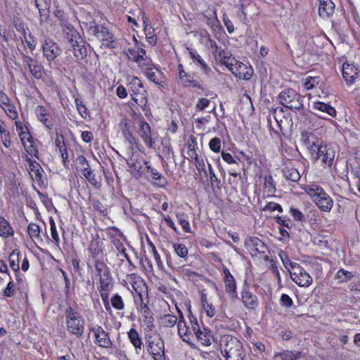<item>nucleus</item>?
I'll return each instance as SVG.
<instances>
[{
    "label": "nucleus",
    "mask_w": 360,
    "mask_h": 360,
    "mask_svg": "<svg viewBox=\"0 0 360 360\" xmlns=\"http://www.w3.org/2000/svg\"><path fill=\"white\" fill-rule=\"evenodd\" d=\"M43 169H37V170H33L30 172L33 180L37 181V183L40 185L43 183L42 176H43Z\"/></svg>",
    "instance_id": "obj_60"
},
{
    "label": "nucleus",
    "mask_w": 360,
    "mask_h": 360,
    "mask_svg": "<svg viewBox=\"0 0 360 360\" xmlns=\"http://www.w3.org/2000/svg\"><path fill=\"white\" fill-rule=\"evenodd\" d=\"M220 348L226 360H243L245 356L240 342L230 335H224L221 338Z\"/></svg>",
    "instance_id": "obj_2"
},
{
    "label": "nucleus",
    "mask_w": 360,
    "mask_h": 360,
    "mask_svg": "<svg viewBox=\"0 0 360 360\" xmlns=\"http://www.w3.org/2000/svg\"><path fill=\"white\" fill-rule=\"evenodd\" d=\"M302 189L321 211L329 212L331 210L333 206V200L321 186L311 184L304 186Z\"/></svg>",
    "instance_id": "obj_1"
},
{
    "label": "nucleus",
    "mask_w": 360,
    "mask_h": 360,
    "mask_svg": "<svg viewBox=\"0 0 360 360\" xmlns=\"http://www.w3.org/2000/svg\"><path fill=\"white\" fill-rule=\"evenodd\" d=\"M172 269L174 272L177 273L179 275H180L182 277H193L195 273L191 270L190 269L187 268L186 266H174L172 267Z\"/></svg>",
    "instance_id": "obj_48"
},
{
    "label": "nucleus",
    "mask_w": 360,
    "mask_h": 360,
    "mask_svg": "<svg viewBox=\"0 0 360 360\" xmlns=\"http://www.w3.org/2000/svg\"><path fill=\"white\" fill-rule=\"evenodd\" d=\"M224 282L226 293H228L231 298L238 299L236 282L233 276L224 278Z\"/></svg>",
    "instance_id": "obj_30"
},
{
    "label": "nucleus",
    "mask_w": 360,
    "mask_h": 360,
    "mask_svg": "<svg viewBox=\"0 0 360 360\" xmlns=\"http://www.w3.org/2000/svg\"><path fill=\"white\" fill-rule=\"evenodd\" d=\"M89 31L101 41L102 46L108 48L114 47V34L107 27L99 25H91Z\"/></svg>",
    "instance_id": "obj_7"
},
{
    "label": "nucleus",
    "mask_w": 360,
    "mask_h": 360,
    "mask_svg": "<svg viewBox=\"0 0 360 360\" xmlns=\"http://www.w3.org/2000/svg\"><path fill=\"white\" fill-rule=\"evenodd\" d=\"M314 108L318 110L319 111L327 113L328 115L335 117L336 116V110L332 107L328 103H325L323 102L317 101L314 102L313 103Z\"/></svg>",
    "instance_id": "obj_37"
},
{
    "label": "nucleus",
    "mask_w": 360,
    "mask_h": 360,
    "mask_svg": "<svg viewBox=\"0 0 360 360\" xmlns=\"http://www.w3.org/2000/svg\"><path fill=\"white\" fill-rule=\"evenodd\" d=\"M35 115L37 120L41 122L44 127L51 130L53 127V115L49 109L43 105H38L35 108Z\"/></svg>",
    "instance_id": "obj_17"
},
{
    "label": "nucleus",
    "mask_w": 360,
    "mask_h": 360,
    "mask_svg": "<svg viewBox=\"0 0 360 360\" xmlns=\"http://www.w3.org/2000/svg\"><path fill=\"white\" fill-rule=\"evenodd\" d=\"M111 241L117 250L119 251L129 262H131L130 259L126 252V248H124L122 241L120 238H112Z\"/></svg>",
    "instance_id": "obj_50"
},
{
    "label": "nucleus",
    "mask_w": 360,
    "mask_h": 360,
    "mask_svg": "<svg viewBox=\"0 0 360 360\" xmlns=\"http://www.w3.org/2000/svg\"><path fill=\"white\" fill-rule=\"evenodd\" d=\"M128 88L132 92V99L139 105L146 104V91L144 89L141 81L137 77H132L128 84Z\"/></svg>",
    "instance_id": "obj_6"
},
{
    "label": "nucleus",
    "mask_w": 360,
    "mask_h": 360,
    "mask_svg": "<svg viewBox=\"0 0 360 360\" xmlns=\"http://www.w3.org/2000/svg\"><path fill=\"white\" fill-rule=\"evenodd\" d=\"M284 175L287 179L293 182L298 181L301 177L298 170L294 167L286 168L284 170Z\"/></svg>",
    "instance_id": "obj_46"
},
{
    "label": "nucleus",
    "mask_w": 360,
    "mask_h": 360,
    "mask_svg": "<svg viewBox=\"0 0 360 360\" xmlns=\"http://www.w3.org/2000/svg\"><path fill=\"white\" fill-rule=\"evenodd\" d=\"M264 191L269 195H274L276 192V186L273 177L271 176H266L264 181Z\"/></svg>",
    "instance_id": "obj_43"
},
{
    "label": "nucleus",
    "mask_w": 360,
    "mask_h": 360,
    "mask_svg": "<svg viewBox=\"0 0 360 360\" xmlns=\"http://www.w3.org/2000/svg\"><path fill=\"white\" fill-rule=\"evenodd\" d=\"M335 9V4L331 0H320L319 13L321 17L325 18L333 15Z\"/></svg>",
    "instance_id": "obj_26"
},
{
    "label": "nucleus",
    "mask_w": 360,
    "mask_h": 360,
    "mask_svg": "<svg viewBox=\"0 0 360 360\" xmlns=\"http://www.w3.org/2000/svg\"><path fill=\"white\" fill-rule=\"evenodd\" d=\"M44 57L49 63L53 62L62 54L60 46L51 39H46L41 46Z\"/></svg>",
    "instance_id": "obj_12"
},
{
    "label": "nucleus",
    "mask_w": 360,
    "mask_h": 360,
    "mask_svg": "<svg viewBox=\"0 0 360 360\" xmlns=\"http://www.w3.org/2000/svg\"><path fill=\"white\" fill-rule=\"evenodd\" d=\"M302 143L309 150L311 155L320 146L319 139L314 134L309 131H303L301 135Z\"/></svg>",
    "instance_id": "obj_20"
},
{
    "label": "nucleus",
    "mask_w": 360,
    "mask_h": 360,
    "mask_svg": "<svg viewBox=\"0 0 360 360\" xmlns=\"http://www.w3.org/2000/svg\"><path fill=\"white\" fill-rule=\"evenodd\" d=\"M354 276V272L349 271L344 269H340L335 276V279L338 281V283H344L348 282Z\"/></svg>",
    "instance_id": "obj_35"
},
{
    "label": "nucleus",
    "mask_w": 360,
    "mask_h": 360,
    "mask_svg": "<svg viewBox=\"0 0 360 360\" xmlns=\"http://www.w3.org/2000/svg\"><path fill=\"white\" fill-rule=\"evenodd\" d=\"M88 251L94 262L103 260L105 256L103 241L99 238L98 236L93 238L88 248Z\"/></svg>",
    "instance_id": "obj_13"
},
{
    "label": "nucleus",
    "mask_w": 360,
    "mask_h": 360,
    "mask_svg": "<svg viewBox=\"0 0 360 360\" xmlns=\"http://www.w3.org/2000/svg\"><path fill=\"white\" fill-rule=\"evenodd\" d=\"M84 177L87 179L89 184L96 189L101 187V177L97 178L93 172H88L84 174Z\"/></svg>",
    "instance_id": "obj_49"
},
{
    "label": "nucleus",
    "mask_w": 360,
    "mask_h": 360,
    "mask_svg": "<svg viewBox=\"0 0 360 360\" xmlns=\"http://www.w3.org/2000/svg\"><path fill=\"white\" fill-rule=\"evenodd\" d=\"M14 229L9 221L0 216V237L7 238L14 235Z\"/></svg>",
    "instance_id": "obj_28"
},
{
    "label": "nucleus",
    "mask_w": 360,
    "mask_h": 360,
    "mask_svg": "<svg viewBox=\"0 0 360 360\" xmlns=\"http://www.w3.org/2000/svg\"><path fill=\"white\" fill-rule=\"evenodd\" d=\"M22 62L28 67L30 73L36 78H40L42 75L41 66L37 60L22 53Z\"/></svg>",
    "instance_id": "obj_23"
},
{
    "label": "nucleus",
    "mask_w": 360,
    "mask_h": 360,
    "mask_svg": "<svg viewBox=\"0 0 360 360\" xmlns=\"http://www.w3.org/2000/svg\"><path fill=\"white\" fill-rule=\"evenodd\" d=\"M49 224H50L51 234L53 240L57 245H58L59 243H60V238H59L58 233L57 232L56 224L55 221L52 217H49Z\"/></svg>",
    "instance_id": "obj_55"
},
{
    "label": "nucleus",
    "mask_w": 360,
    "mask_h": 360,
    "mask_svg": "<svg viewBox=\"0 0 360 360\" xmlns=\"http://www.w3.org/2000/svg\"><path fill=\"white\" fill-rule=\"evenodd\" d=\"M179 77L181 84L184 86H190L192 85L193 81L190 79V75H188L185 71H181V72H179Z\"/></svg>",
    "instance_id": "obj_62"
},
{
    "label": "nucleus",
    "mask_w": 360,
    "mask_h": 360,
    "mask_svg": "<svg viewBox=\"0 0 360 360\" xmlns=\"http://www.w3.org/2000/svg\"><path fill=\"white\" fill-rule=\"evenodd\" d=\"M278 256L282 261L283 266L289 272L293 271L294 265H299V264L290 261L288 256L284 251H280Z\"/></svg>",
    "instance_id": "obj_44"
},
{
    "label": "nucleus",
    "mask_w": 360,
    "mask_h": 360,
    "mask_svg": "<svg viewBox=\"0 0 360 360\" xmlns=\"http://www.w3.org/2000/svg\"><path fill=\"white\" fill-rule=\"evenodd\" d=\"M7 115L12 120H17L18 114L16 110L15 106L12 102L2 107Z\"/></svg>",
    "instance_id": "obj_54"
},
{
    "label": "nucleus",
    "mask_w": 360,
    "mask_h": 360,
    "mask_svg": "<svg viewBox=\"0 0 360 360\" xmlns=\"http://www.w3.org/2000/svg\"><path fill=\"white\" fill-rule=\"evenodd\" d=\"M23 256L18 250H13L9 255L8 261L10 266L15 272H18L20 270V262Z\"/></svg>",
    "instance_id": "obj_29"
},
{
    "label": "nucleus",
    "mask_w": 360,
    "mask_h": 360,
    "mask_svg": "<svg viewBox=\"0 0 360 360\" xmlns=\"http://www.w3.org/2000/svg\"><path fill=\"white\" fill-rule=\"evenodd\" d=\"M141 313L145 316L146 320L145 322L149 326L150 324L153 323V319L150 315V310L147 305H144L141 307Z\"/></svg>",
    "instance_id": "obj_64"
},
{
    "label": "nucleus",
    "mask_w": 360,
    "mask_h": 360,
    "mask_svg": "<svg viewBox=\"0 0 360 360\" xmlns=\"http://www.w3.org/2000/svg\"><path fill=\"white\" fill-rule=\"evenodd\" d=\"M122 133L125 139L131 144L136 145L138 141L132 133V127L129 120L124 118L120 122Z\"/></svg>",
    "instance_id": "obj_24"
},
{
    "label": "nucleus",
    "mask_w": 360,
    "mask_h": 360,
    "mask_svg": "<svg viewBox=\"0 0 360 360\" xmlns=\"http://www.w3.org/2000/svg\"><path fill=\"white\" fill-rule=\"evenodd\" d=\"M173 248L174 252L181 258L186 259L188 255V248L184 244L174 243Z\"/></svg>",
    "instance_id": "obj_52"
},
{
    "label": "nucleus",
    "mask_w": 360,
    "mask_h": 360,
    "mask_svg": "<svg viewBox=\"0 0 360 360\" xmlns=\"http://www.w3.org/2000/svg\"><path fill=\"white\" fill-rule=\"evenodd\" d=\"M96 269V276L97 278L105 277L110 274L109 268L105 264L104 261H97L94 262Z\"/></svg>",
    "instance_id": "obj_38"
},
{
    "label": "nucleus",
    "mask_w": 360,
    "mask_h": 360,
    "mask_svg": "<svg viewBox=\"0 0 360 360\" xmlns=\"http://www.w3.org/2000/svg\"><path fill=\"white\" fill-rule=\"evenodd\" d=\"M146 172L152 177V182L154 185L160 188H165L167 185V180L156 169L151 167L148 162H146Z\"/></svg>",
    "instance_id": "obj_22"
},
{
    "label": "nucleus",
    "mask_w": 360,
    "mask_h": 360,
    "mask_svg": "<svg viewBox=\"0 0 360 360\" xmlns=\"http://www.w3.org/2000/svg\"><path fill=\"white\" fill-rule=\"evenodd\" d=\"M139 127L137 130L139 136L141 138L143 141L150 148H155V134L152 132L150 126L147 123L143 117L139 118Z\"/></svg>",
    "instance_id": "obj_11"
},
{
    "label": "nucleus",
    "mask_w": 360,
    "mask_h": 360,
    "mask_svg": "<svg viewBox=\"0 0 360 360\" xmlns=\"http://www.w3.org/2000/svg\"><path fill=\"white\" fill-rule=\"evenodd\" d=\"M99 286L98 287V290H101L102 291L105 290H110L113 287L112 278L110 275L106 276L105 277L99 278Z\"/></svg>",
    "instance_id": "obj_41"
},
{
    "label": "nucleus",
    "mask_w": 360,
    "mask_h": 360,
    "mask_svg": "<svg viewBox=\"0 0 360 360\" xmlns=\"http://www.w3.org/2000/svg\"><path fill=\"white\" fill-rule=\"evenodd\" d=\"M161 323L164 327L171 328L177 325L178 319L175 315L167 314L160 318Z\"/></svg>",
    "instance_id": "obj_40"
},
{
    "label": "nucleus",
    "mask_w": 360,
    "mask_h": 360,
    "mask_svg": "<svg viewBox=\"0 0 360 360\" xmlns=\"http://www.w3.org/2000/svg\"><path fill=\"white\" fill-rule=\"evenodd\" d=\"M176 217L184 231L186 233H191V229L188 221V216L184 212H178L176 214Z\"/></svg>",
    "instance_id": "obj_39"
},
{
    "label": "nucleus",
    "mask_w": 360,
    "mask_h": 360,
    "mask_svg": "<svg viewBox=\"0 0 360 360\" xmlns=\"http://www.w3.org/2000/svg\"><path fill=\"white\" fill-rule=\"evenodd\" d=\"M73 53L77 60H82L86 56V49L77 41L72 42Z\"/></svg>",
    "instance_id": "obj_42"
},
{
    "label": "nucleus",
    "mask_w": 360,
    "mask_h": 360,
    "mask_svg": "<svg viewBox=\"0 0 360 360\" xmlns=\"http://www.w3.org/2000/svg\"><path fill=\"white\" fill-rule=\"evenodd\" d=\"M321 79L319 77H307L304 82V86L307 90H310L319 84Z\"/></svg>",
    "instance_id": "obj_51"
},
{
    "label": "nucleus",
    "mask_w": 360,
    "mask_h": 360,
    "mask_svg": "<svg viewBox=\"0 0 360 360\" xmlns=\"http://www.w3.org/2000/svg\"><path fill=\"white\" fill-rule=\"evenodd\" d=\"M148 245V252L153 255L154 259L156 262L157 265L158 267L161 268L163 264L161 260V257L155 246L153 243L149 239L147 238Z\"/></svg>",
    "instance_id": "obj_45"
},
{
    "label": "nucleus",
    "mask_w": 360,
    "mask_h": 360,
    "mask_svg": "<svg viewBox=\"0 0 360 360\" xmlns=\"http://www.w3.org/2000/svg\"><path fill=\"white\" fill-rule=\"evenodd\" d=\"M303 98L293 89H285L278 95L279 103L290 110L303 108Z\"/></svg>",
    "instance_id": "obj_4"
},
{
    "label": "nucleus",
    "mask_w": 360,
    "mask_h": 360,
    "mask_svg": "<svg viewBox=\"0 0 360 360\" xmlns=\"http://www.w3.org/2000/svg\"><path fill=\"white\" fill-rule=\"evenodd\" d=\"M148 351L153 360H165V345L163 341H152L149 343Z\"/></svg>",
    "instance_id": "obj_21"
},
{
    "label": "nucleus",
    "mask_w": 360,
    "mask_h": 360,
    "mask_svg": "<svg viewBox=\"0 0 360 360\" xmlns=\"http://www.w3.org/2000/svg\"><path fill=\"white\" fill-rule=\"evenodd\" d=\"M24 148L27 153L26 155L31 158H36L37 159H39V151L37 146L34 143V141L24 145Z\"/></svg>",
    "instance_id": "obj_47"
},
{
    "label": "nucleus",
    "mask_w": 360,
    "mask_h": 360,
    "mask_svg": "<svg viewBox=\"0 0 360 360\" xmlns=\"http://www.w3.org/2000/svg\"><path fill=\"white\" fill-rule=\"evenodd\" d=\"M245 245L254 256L257 255H264L268 251V248L264 243L257 237L248 238L245 242Z\"/></svg>",
    "instance_id": "obj_16"
},
{
    "label": "nucleus",
    "mask_w": 360,
    "mask_h": 360,
    "mask_svg": "<svg viewBox=\"0 0 360 360\" xmlns=\"http://www.w3.org/2000/svg\"><path fill=\"white\" fill-rule=\"evenodd\" d=\"M27 233L31 238H39L40 228L37 224L30 223L27 226Z\"/></svg>",
    "instance_id": "obj_56"
},
{
    "label": "nucleus",
    "mask_w": 360,
    "mask_h": 360,
    "mask_svg": "<svg viewBox=\"0 0 360 360\" xmlns=\"http://www.w3.org/2000/svg\"><path fill=\"white\" fill-rule=\"evenodd\" d=\"M300 356V352L287 350L276 354L274 360H297Z\"/></svg>",
    "instance_id": "obj_34"
},
{
    "label": "nucleus",
    "mask_w": 360,
    "mask_h": 360,
    "mask_svg": "<svg viewBox=\"0 0 360 360\" xmlns=\"http://www.w3.org/2000/svg\"><path fill=\"white\" fill-rule=\"evenodd\" d=\"M138 66L142 70L143 72L146 71L150 67L153 66V63L152 60L146 56L143 57V60H140L139 62H136Z\"/></svg>",
    "instance_id": "obj_58"
},
{
    "label": "nucleus",
    "mask_w": 360,
    "mask_h": 360,
    "mask_svg": "<svg viewBox=\"0 0 360 360\" xmlns=\"http://www.w3.org/2000/svg\"><path fill=\"white\" fill-rule=\"evenodd\" d=\"M292 280L300 287H309L313 281L312 277L304 269L299 265H294L293 271H290Z\"/></svg>",
    "instance_id": "obj_10"
},
{
    "label": "nucleus",
    "mask_w": 360,
    "mask_h": 360,
    "mask_svg": "<svg viewBox=\"0 0 360 360\" xmlns=\"http://www.w3.org/2000/svg\"><path fill=\"white\" fill-rule=\"evenodd\" d=\"M32 1L34 3L35 6L38 8L41 20H44V19H46L48 16V13H49L46 7L45 6L44 8H43L42 5L40 3V0H32Z\"/></svg>",
    "instance_id": "obj_61"
},
{
    "label": "nucleus",
    "mask_w": 360,
    "mask_h": 360,
    "mask_svg": "<svg viewBox=\"0 0 360 360\" xmlns=\"http://www.w3.org/2000/svg\"><path fill=\"white\" fill-rule=\"evenodd\" d=\"M110 302L114 309L122 310L124 309V302L122 297L118 294H115L110 300Z\"/></svg>",
    "instance_id": "obj_53"
},
{
    "label": "nucleus",
    "mask_w": 360,
    "mask_h": 360,
    "mask_svg": "<svg viewBox=\"0 0 360 360\" xmlns=\"http://www.w3.org/2000/svg\"><path fill=\"white\" fill-rule=\"evenodd\" d=\"M213 55L216 59L219 60L220 63L225 65L227 68L229 66V63H231V59H234V58L231 57L229 51L221 47Z\"/></svg>",
    "instance_id": "obj_32"
},
{
    "label": "nucleus",
    "mask_w": 360,
    "mask_h": 360,
    "mask_svg": "<svg viewBox=\"0 0 360 360\" xmlns=\"http://www.w3.org/2000/svg\"><path fill=\"white\" fill-rule=\"evenodd\" d=\"M342 73L346 83L351 85L359 75V69L354 63H345L342 65Z\"/></svg>",
    "instance_id": "obj_19"
},
{
    "label": "nucleus",
    "mask_w": 360,
    "mask_h": 360,
    "mask_svg": "<svg viewBox=\"0 0 360 360\" xmlns=\"http://www.w3.org/2000/svg\"><path fill=\"white\" fill-rule=\"evenodd\" d=\"M65 324L68 333L81 337L84 330V319L77 307L68 306L65 311Z\"/></svg>",
    "instance_id": "obj_3"
},
{
    "label": "nucleus",
    "mask_w": 360,
    "mask_h": 360,
    "mask_svg": "<svg viewBox=\"0 0 360 360\" xmlns=\"http://www.w3.org/2000/svg\"><path fill=\"white\" fill-rule=\"evenodd\" d=\"M201 302L202 309L206 315L210 318L214 317L216 315L217 309L212 303H210L207 301V295L205 294H202L201 295Z\"/></svg>",
    "instance_id": "obj_36"
},
{
    "label": "nucleus",
    "mask_w": 360,
    "mask_h": 360,
    "mask_svg": "<svg viewBox=\"0 0 360 360\" xmlns=\"http://www.w3.org/2000/svg\"><path fill=\"white\" fill-rule=\"evenodd\" d=\"M210 148L214 153H219L221 150V140L218 137H214L210 141Z\"/></svg>",
    "instance_id": "obj_59"
},
{
    "label": "nucleus",
    "mask_w": 360,
    "mask_h": 360,
    "mask_svg": "<svg viewBox=\"0 0 360 360\" xmlns=\"http://www.w3.org/2000/svg\"><path fill=\"white\" fill-rule=\"evenodd\" d=\"M178 311L180 314L179 319L177 323V328L179 335L181 338L182 340L186 342H190L192 337V328L191 324L187 325L181 311L178 309Z\"/></svg>",
    "instance_id": "obj_18"
},
{
    "label": "nucleus",
    "mask_w": 360,
    "mask_h": 360,
    "mask_svg": "<svg viewBox=\"0 0 360 360\" xmlns=\"http://www.w3.org/2000/svg\"><path fill=\"white\" fill-rule=\"evenodd\" d=\"M241 300L245 307L248 309H255L259 304L257 297L250 291L247 281H244L241 292Z\"/></svg>",
    "instance_id": "obj_14"
},
{
    "label": "nucleus",
    "mask_w": 360,
    "mask_h": 360,
    "mask_svg": "<svg viewBox=\"0 0 360 360\" xmlns=\"http://www.w3.org/2000/svg\"><path fill=\"white\" fill-rule=\"evenodd\" d=\"M146 77L151 82L155 84L159 85L160 86H162L163 81L161 79H159L157 76V74L159 75H162V72L158 70V69L155 68L153 66L150 67L146 71L143 72Z\"/></svg>",
    "instance_id": "obj_33"
},
{
    "label": "nucleus",
    "mask_w": 360,
    "mask_h": 360,
    "mask_svg": "<svg viewBox=\"0 0 360 360\" xmlns=\"http://www.w3.org/2000/svg\"><path fill=\"white\" fill-rule=\"evenodd\" d=\"M231 63H229V70L238 78L240 79L248 80L253 74V69L251 66L238 61L237 60L231 59Z\"/></svg>",
    "instance_id": "obj_9"
},
{
    "label": "nucleus",
    "mask_w": 360,
    "mask_h": 360,
    "mask_svg": "<svg viewBox=\"0 0 360 360\" xmlns=\"http://www.w3.org/2000/svg\"><path fill=\"white\" fill-rule=\"evenodd\" d=\"M311 157L315 160L321 158L322 163L330 167L335 157V151L330 145H320L316 151L313 153Z\"/></svg>",
    "instance_id": "obj_8"
},
{
    "label": "nucleus",
    "mask_w": 360,
    "mask_h": 360,
    "mask_svg": "<svg viewBox=\"0 0 360 360\" xmlns=\"http://www.w3.org/2000/svg\"><path fill=\"white\" fill-rule=\"evenodd\" d=\"M188 53L193 62L198 66L204 73L207 75L210 74L212 71L210 68L195 50L189 49Z\"/></svg>",
    "instance_id": "obj_25"
},
{
    "label": "nucleus",
    "mask_w": 360,
    "mask_h": 360,
    "mask_svg": "<svg viewBox=\"0 0 360 360\" xmlns=\"http://www.w3.org/2000/svg\"><path fill=\"white\" fill-rule=\"evenodd\" d=\"M127 336L130 342L135 348L136 354H140L143 343L139 333L134 328H131L127 333Z\"/></svg>",
    "instance_id": "obj_27"
},
{
    "label": "nucleus",
    "mask_w": 360,
    "mask_h": 360,
    "mask_svg": "<svg viewBox=\"0 0 360 360\" xmlns=\"http://www.w3.org/2000/svg\"><path fill=\"white\" fill-rule=\"evenodd\" d=\"M127 54L129 59H132L135 63L143 60V57L146 56V51L140 46L129 48L127 49Z\"/></svg>",
    "instance_id": "obj_31"
},
{
    "label": "nucleus",
    "mask_w": 360,
    "mask_h": 360,
    "mask_svg": "<svg viewBox=\"0 0 360 360\" xmlns=\"http://www.w3.org/2000/svg\"><path fill=\"white\" fill-rule=\"evenodd\" d=\"M188 319L191 324L192 330L198 340L205 346H210L212 344V340L213 338L212 332L205 328H201L197 319L192 314L190 310Z\"/></svg>",
    "instance_id": "obj_5"
},
{
    "label": "nucleus",
    "mask_w": 360,
    "mask_h": 360,
    "mask_svg": "<svg viewBox=\"0 0 360 360\" xmlns=\"http://www.w3.org/2000/svg\"><path fill=\"white\" fill-rule=\"evenodd\" d=\"M98 291L100 292V295H101V300L103 301V303L104 304V307H105V310L108 312L111 313L112 309H111L109 298H108V292L110 290L102 291L101 290H98Z\"/></svg>",
    "instance_id": "obj_57"
},
{
    "label": "nucleus",
    "mask_w": 360,
    "mask_h": 360,
    "mask_svg": "<svg viewBox=\"0 0 360 360\" xmlns=\"http://www.w3.org/2000/svg\"><path fill=\"white\" fill-rule=\"evenodd\" d=\"M90 331L93 333L95 338L94 342L97 345L103 348H110L112 347V342L108 333L101 326L96 325L92 327Z\"/></svg>",
    "instance_id": "obj_15"
},
{
    "label": "nucleus",
    "mask_w": 360,
    "mask_h": 360,
    "mask_svg": "<svg viewBox=\"0 0 360 360\" xmlns=\"http://www.w3.org/2000/svg\"><path fill=\"white\" fill-rule=\"evenodd\" d=\"M18 135L23 146L33 141V138L27 129H25L24 131H21Z\"/></svg>",
    "instance_id": "obj_63"
}]
</instances>
